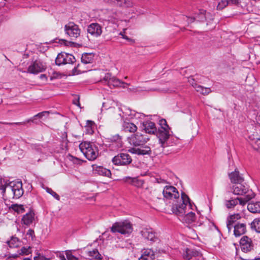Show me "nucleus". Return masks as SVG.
Returning <instances> with one entry per match:
<instances>
[{"instance_id":"nucleus-1","label":"nucleus","mask_w":260,"mask_h":260,"mask_svg":"<svg viewBox=\"0 0 260 260\" xmlns=\"http://www.w3.org/2000/svg\"><path fill=\"white\" fill-rule=\"evenodd\" d=\"M162 193L166 199H176L172 203V211L177 215H182L185 212L187 207L190 208L191 203L188 197L182 192L181 197L179 198V193L176 188L173 186L167 185L164 187Z\"/></svg>"},{"instance_id":"nucleus-2","label":"nucleus","mask_w":260,"mask_h":260,"mask_svg":"<svg viewBox=\"0 0 260 260\" xmlns=\"http://www.w3.org/2000/svg\"><path fill=\"white\" fill-rule=\"evenodd\" d=\"M148 139L146 135H143L139 133L132 135L128 137V140L129 143L135 147L131 148L128 151L138 155H144L150 154V148L148 146H144Z\"/></svg>"},{"instance_id":"nucleus-3","label":"nucleus","mask_w":260,"mask_h":260,"mask_svg":"<svg viewBox=\"0 0 260 260\" xmlns=\"http://www.w3.org/2000/svg\"><path fill=\"white\" fill-rule=\"evenodd\" d=\"M233 186V193L243 197H238L239 204L244 206L247 202L254 198L255 194L252 190L242 184V183H235Z\"/></svg>"},{"instance_id":"nucleus-4","label":"nucleus","mask_w":260,"mask_h":260,"mask_svg":"<svg viewBox=\"0 0 260 260\" xmlns=\"http://www.w3.org/2000/svg\"><path fill=\"white\" fill-rule=\"evenodd\" d=\"M79 148L89 160H95L99 155L98 147L93 143L83 142L80 144Z\"/></svg>"},{"instance_id":"nucleus-5","label":"nucleus","mask_w":260,"mask_h":260,"mask_svg":"<svg viewBox=\"0 0 260 260\" xmlns=\"http://www.w3.org/2000/svg\"><path fill=\"white\" fill-rule=\"evenodd\" d=\"M110 229L112 233H118L122 235L129 234L133 231L132 223L126 220L114 223Z\"/></svg>"},{"instance_id":"nucleus-6","label":"nucleus","mask_w":260,"mask_h":260,"mask_svg":"<svg viewBox=\"0 0 260 260\" xmlns=\"http://www.w3.org/2000/svg\"><path fill=\"white\" fill-rule=\"evenodd\" d=\"M101 82L104 84H107L110 88L112 87H122L125 88V85H128V84L122 82L119 79L112 77V75L110 73H106L104 78L101 80Z\"/></svg>"},{"instance_id":"nucleus-7","label":"nucleus","mask_w":260,"mask_h":260,"mask_svg":"<svg viewBox=\"0 0 260 260\" xmlns=\"http://www.w3.org/2000/svg\"><path fill=\"white\" fill-rule=\"evenodd\" d=\"M170 136V129H165L164 128L163 129H158L157 136L159 139L161 149L159 152H157V153H160L164 148L169 146V143L168 141Z\"/></svg>"},{"instance_id":"nucleus-8","label":"nucleus","mask_w":260,"mask_h":260,"mask_svg":"<svg viewBox=\"0 0 260 260\" xmlns=\"http://www.w3.org/2000/svg\"><path fill=\"white\" fill-rule=\"evenodd\" d=\"M75 61V57L73 55L64 52L58 54L55 59V63L58 66L73 64Z\"/></svg>"},{"instance_id":"nucleus-9","label":"nucleus","mask_w":260,"mask_h":260,"mask_svg":"<svg viewBox=\"0 0 260 260\" xmlns=\"http://www.w3.org/2000/svg\"><path fill=\"white\" fill-rule=\"evenodd\" d=\"M64 31L71 39L77 38L80 35V29L78 25L73 22H69L64 26Z\"/></svg>"},{"instance_id":"nucleus-10","label":"nucleus","mask_w":260,"mask_h":260,"mask_svg":"<svg viewBox=\"0 0 260 260\" xmlns=\"http://www.w3.org/2000/svg\"><path fill=\"white\" fill-rule=\"evenodd\" d=\"M132 161L131 156L127 153H121L114 156L112 159V162L115 165L126 166Z\"/></svg>"},{"instance_id":"nucleus-11","label":"nucleus","mask_w":260,"mask_h":260,"mask_svg":"<svg viewBox=\"0 0 260 260\" xmlns=\"http://www.w3.org/2000/svg\"><path fill=\"white\" fill-rule=\"evenodd\" d=\"M9 189L13 192L14 197L20 198L23 194L21 181H12L9 184Z\"/></svg>"},{"instance_id":"nucleus-12","label":"nucleus","mask_w":260,"mask_h":260,"mask_svg":"<svg viewBox=\"0 0 260 260\" xmlns=\"http://www.w3.org/2000/svg\"><path fill=\"white\" fill-rule=\"evenodd\" d=\"M45 70V67L40 60H36L32 62L28 67L27 72L36 74Z\"/></svg>"},{"instance_id":"nucleus-13","label":"nucleus","mask_w":260,"mask_h":260,"mask_svg":"<svg viewBox=\"0 0 260 260\" xmlns=\"http://www.w3.org/2000/svg\"><path fill=\"white\" fill-rule=\"evenodd\" d=\"M248 141L254 149L260 152V138L256 133L250 135Z\"/></svg>"},{"instance_id":"nucleus-14","label":"nucleus","mask_w":260,"mask_h":260,"mask_svg":"<svg viewBox=\"0 0 260 260\" xmlns=\"http://www.w3.org/2000/svg\"><path fill=\"white\" fill-rule=\"evenodd\" d=\"M87 32L93 37H99L102 33V26L97 23H92L88 26Z\"/></svg>"},{"instance_id":"nucleus-15","label":"nucleus","mask_w":260,"mask_h":260,"mask_svg":"<svg viewBox=\"0 0 260 260\" xmlns=\"http://www.w3.org/2000/svg\"><path fill=\"white\" fill-rule=\"evenodd\" d=\"M143 237L151 242H155L157 238L152 229H144L141 232Z\"/></svg>"},{"instance_id":"nucleus-16","label":"nucleus","mask_w":260,"mask_h":260,"mask_svg":"<svg viewBox=\"0 0 260 260\" xmlns=\"http://www.w3.org/2000/svg\"><path fill=\"white\" fill-rule=\"evenodd\" d=\"M240 243L242 250L244 252L251 250L253 247L251 239L245 236L241 239Z\"/></svg>"},{"instance_id":"nucleus-17","label":"nucleus","mask_w":260,"mask_h":260,"mask_svg":"<svg viewBox=\"0 0 260 260\" xmlns=\"http://www.w3.org/2000/svg\"><path fill=\"white\" fill-rule=\"evenodd\" d=\"M48 114H49V112L43 111V112H40V113L35 115L31 118L27 120L26 121L19 122H14V123L3 122L2 123L5 124H9V125H13V124L24 125L27 122H29L30 121L34 122V120H35V119H36V118H42L43 117L47 116L48 115Z\"/></svg>"},{"instance_id":"nucleus-18","label":"nucleus","mask_w":260,"mask_h":260,"mask_svg":"<svg viewBox=\"0 0 260 260\" xmlns=\"http://www.w3.org/2000/svg\"><path fill=\"white\" fill-rule=\"evenodd\" d=\"M229 176L231 181L233 183H242L244 181V178L242 174H240L237 169L235 171L229 173Z\"/></svg>"},{"instance_id":"nucleus-19","label":"nucleus","mask_w":260,"mask_h":260,"mask_svg":"<svg viewBox=\"0 0 260 260\" xmlns=\"http://www.w3.org/2000/svg\"><path fill=\"white\" fill-rule=\"evenodd\" d=\"M191 208V206L190 208L187 207L186 212L182 215H179L183 217L182 220L183 222L187 223H191L196 220V216L194 213L192 212H189L185 214V213L189 211Z\"/></svg>"},{"instance_id":"nucleus-20","label":"nucleus","mask_w":260,"mask_h":260,"mask_svg":"<svg viewBox=\"0 0 260 260\" xmlns=\"http://www.w3.org/2000/svg\"><path fill=\"white\" fill-rule=\"evenodd\" d=\"M155 258L154 252L151 249H144L142 255L138 260H153Z\"/></svg>"},{"instance_id":"nucleus-21","label":"nucleus","mask_w":260,"mask_h":260,"mask_svg":"<svg viewBox=\"0 0 260 260\" xmlns=\"http://www.w3.org/2000/svg\"><path fill=\"white\" fill-rule=\"evenodd\" d=\"M233 228H234V233L236 237L240 236L246 232V225L244 223L233 224Z\"/></svg>"},{"instance_id":"nucleus-22","label":"nucleus","mask_w":260,"mask_h":260,"mask_svg":"<svg viewBox=\"0 0 260 260\" xmlns=\"http://www.w3.org/2000/svg\"><path fill=\"white\" fill-rule=\"evenodd\" d=\"M106 3L115 4L120 7H129L132 6L131 0H105Z\"/></svg>"},{"instance_id":"nucleus-23","label":"nucleus","mask_w":260,"mask_h":260,"mask_svg":"<svg viewBox=\"0 0 260 260\" xmlns=\"http://www.w3.org/2000/svg\"><path fill=\"white\" fill-rule=\"evenodd\" d=\"M205 11L203 10H201L200 11V13L198 14L197 16L192 17H186L187 18V21L188 23H192L196 19L198 21L203 22L206 20V17H205Z\"/></svg>"},{"instance_id":"nucleus-24","label":"nucleus","mask_w":260,"mask_h":260,"mask_svg":"<svg viewBox=\"0 0 260 260\" xmlns=\"http://www.w3.org/2000/svg\"><path fill=\"white\" fill-rule=\"evenodd\" d=\"M247 209L252 213H260V202H251L248 203Z\"/></svg>"},{"instance_id":"nucleus-25","label":"nucleus","mask_w":260,"mask_h":260,"mask_svg":"<svg viewBox=\"0 0 260 260\" xmlns=\"http://www.w3.org/2000/svg\"><path fill=\"white\" fill-rule=\"evenodd\" d=\"M35 220V213L30 211L23 216L22 218V223L26 225H29Z\"/></svg>"},{"instance_id":"nucleus-26","label":"nucleus","mask_w":260,"mask_h":260,"mask_svg":"<svg viewBox=\"0 0 260 260\" xmlns=\"http://www.w3.org/2000/svg\"><path fill=\"white\" fill-rule=\"evenodd\" d=\"M199 254V251L195 249L186 248L185 251L183 254V256L184 259L189 260L192 256H197Z\"/></svg>"},{"instance_id":"nucleus-27","label":"nucleus","mask_w":260,"mask_h":260,"mask_svg":"<svg viewBox=\"0 0 260 260\" xmlns=\"http://www.w3.org/2000/svg\"><path fill=\"white\" fill-rule=\"evenodd\" d=\"M146 133L154 134L156 132L155 123L151 121H147L143 124Z\"/></svg>"},{"instance_id":"nucleus-28","label":"nucleus","mask_w":260,"mask_h":260,"mask_svg":"<svg viewBox=\"0 0 260 260\" xmlns=\"http://www.w3.org/2000/svg\"><path fill=\"white\" fill-rule=\"evenodd\" d=\"M241 218L239 214L232 215L230 216L228 221L226 223V228L228 229V232H230L233 228V224L236 220L239 219Z\"/></svg>"},{"instance_id":"nucleus-29","label":"nucleus","mask_w":260,"mask_h":260,"mask_svg":"<svg viewBox=\"0 0 260 260\" xmlns=\"http://www.w3.org/2000/svg\"><path fill=\"white\" fill-rule=\"evenodd\" d=\"M95 171L100 175L110 177L111 176V171L101 166H98L95 169Z\"/></svg>"},{"instance_id":"nucleus-30","label":"nucleus","mask_w":260,"mask_h":260,"mask_svg":"<svg viewBox=\"0 0 260 260\" xmlns=\"http://www.w3.org/2000/svg\"><path fill=\"white\" fill-rule=\"evenodd\" d=\"M192 86L197 92L203 95H207L211 92L210 88L204 87L202 86L198 85L197 84H195L194 85L192 84Z\"/></svg>"},{"instance_id":"nucleus-31","label":"nucleus","mask_w":260,"mask_h":260,"mask_svg":"<svg viewBox=\"0 0 260 260\" xmlns=\"http://www.w3.org/2000/svg\"><path fill=\"white\" fill-rule=\"evenodd\" d=\"M123 128L125 132L130 133L135 132L137 129V126L133 123L124 122L123 124Z\"/></svg>"},{"instance_id":"nucleus-32","label":"nucleus","mask_w":260,"mask_h":260,"mask_svg":"<svg viewBox=\"0 0 260 260\" xmlns=\"http://www.w3.org/2000/svg\"><path fill=\"white\" fill-rule=\"evenodd\" d=\"M93 58L94 55L93 54L85 53L82 55L81 62L84 64L91 63L92 62Z\"/></svg>"},{"instance_id":"nucleus-33","label":"nucleus","mask_w":260,"mask_h":260,"mask_svg":"<svg viewBox=\"0 0 260 260\" xmlns=\"http://www.w3.org/2000/svg\"><path fill=\"white\" fill-rule=\"evenodd\" d=\"M87 255L91 259H102V257L101 255L100 254L98 250L96 249H93L91 251L87 252Z\"/></svg>"},{"instance_id":"nucleus-34","label":"nucleus","mask_w":260,"mask_h":260,"mask_svg":"<svg viewBox=\"0 0 260 260\" xmlns=\"http://www.w3.org/2000/svg\"><path fill=\"white\" fill-rule=\"evenodd\" d=\"M11 182H9L8 180L0 178V189L2 191V193L4 194L6 191V189L9 188V184Z\"/></svg>"},{"instance_id":"nucleus-35","label":"nucleus","mask_w":260,"mask_h":260,"mask_svg":"<svg viewBox=\"0 0 260 260\" xmlns=\"http://www.w3.org/2000/svg\"><path fill=\"white\" fill-rule=\"evenodd\" d=\"M239 202L238 198L235 199H232L230 200L226 201L225 205L228 208H234Z\"/></svg>"},{"instance_id":"nucleus-36","label":"nucleus","mask_w":260,"mask_h":260,"mask_svg":"<svg viewBox=\"0 0 260 260\" xmlns=\"http://www.w3.org/2000/svg\"><path fill=\"white\" fill-rule=\"evenodd\" d=\"M251 228L258 233H260V218L255 219L251 223Z\"/></svg>"},{"instance_id":"nucleus-37","label":"nucleus","mask_w":260,"mask_h":260,"mask_svg":"<svg viewBox=\"0 0 260 260\" xmlns=\"http://www.w3.org/2000/svg\"><path fill=\"white\" fill-rule=\"evenodd\" d=\"M231 3L229 0H221L218 2L217 6V9L219 10H222L226 7L228 4Z\"/></svg>"},{"instance_id":"nucleus-38","label":"nucleus","mask_w":260,"mask_h":260,"mask_svg":"<svg viewBox=\"0 0 260 260\" xmlns=\"http://www.w3.org/2000/svg\"><path fill=\"white\" fill-rule=\"evenodd\" d=\"M127 179L132 180V182L134 183V184L138 187H141L144 183L143 180H138L136 178H132L131 177H127L125 178V180L127 181Z\"/></svg>"},{"instance_id":"nucleus-39","label":"nucleus","mask_w":260,"mask_h":260,"mask_svg":"<svg viewBox=\"0 0 260 260\" xmlns=\"http://www.w3.org/2000/svg\"><path fill=\"white\" fill-rule=\"evenodd\" d=\"M11 208L14 211L17 212L18 213H23L24 211V208L22 205H12Z\"/></svg>"},{"instance_id":"nucleus-40","label":"nucleus","mask_w":260,"mask_h":260,"mask_svg":"<svg viewBox=\"0 0 260 260\" xmlns=\"http://www.w3.org/2000/svg\"><path fill=\"white\" fill-rule=\"evenodd\" d=\"M8 244L10 247H17L19 244V240L16 237H12L11 239L8 242Z\"/></svg>"},{"instance_id":"nucleus-41","label":"nucleus","mask_w":260,"mask_h":260,"mask_svg":"<svg viewBox=\"0 0 260 260\" xmlns=\"http://www.w3.org/2000/svg\"><path fill=\"white\" fill-rule=\"evenodd\" d=\"M107 139L109 142H118L120 140V137L118 135L109 136Z\"/></svg>"},{"instance_id":"nucleus-42","label":"nucleus","mask_w":260,"mask_h":260,"mask_svg":"<svg viewBox=\"0 0 260 260\" xmlns=\"http://www.w3.org/2000/svg\"><path fill=\"white\" fill-rule=\"evenodd\" d=\"M159 124L160 126V128L159 129H170L169 125L167 124V121L165 119H161L159 121Z\"/></svg>"},{"instance_id":"nucleus-43","label":"nucleus","mask_w":260,"mask_h":260,"mask_svg":"<svg viewBox=\"0 0 260 260\" xmlns=\"http://www.w3.org/2000/svg\"><path fill=\"white\" fill-rule=\"evenodd\" d=\"M82 65L80 64H78L73 69V72L74 74H78L79 73H81L84 72V71L81 69Z\"/></svg>"},{"instance_id":"nucleus-44","label":"nucleus","mask_w":260,"mask_h":260,"mask_svg":"<svg viewBox=\"0 0 260 260\" xmlns=\"http://www.w3.org/2000/svg\"><path fill=\"white\" fill-rule=\"evenodd\" d=\"M47 192L51 194L53 197H54L57 200H59V196L54 191L52 190V189L47 188Z\"/></svg>"},{"instance_id":"nucleus-45","label":"nucleus","mask_w":260,"mask_h":260,"mask_svg":"<svg viewBox=\"0 0 260 260\" xmlns=\"http://www.w3.org/2000/svg\"><path fill=\"white\" fill-rule=\"evenodd\" d=\"M34 260H50V258H46L43 255L39 254L37 256L34 257Z\"/></svg>"},{"instance_id":"nucleus-46","label":"nucleus","mask_w":260,"mask_h":260,"mask_svg":"<svg viewBox=\"0 0 260 260\" xmlns=\"http://www.w3.org/2000/svg\"><path fill=\"white\" fill-rule=\"evenodd\" d=\"M67 257L68 260H78V258L73 255L70 252L67 253Z\"/></svg>"},{"instance_id":"nucleus-47","label":"nucleus","mask_w":260,"mask_h":260,"mask_svg":"<svg viewBox=\"0 0 260 260\" xmlns=\"http://www.w3.org/2000/svg\"><path fill=\"white\" fill-rule=\"evenodd\" d=\"M28 250H29L28 248L23 247L20 249L21 251L19 253V254H28L29 253Z\"/></svg>"},{"instance_id":"nucleus-48","label":"nucleus","mask_w":260,"mask_h":260,"mask_svg":"<svg viewBox=\"0 0 260 260\" xmlns=\"http://www.w3.org/2000/svg\"><path fill=\"white\" fill-rule=\"evenodd\" d=\"M27 235L31 237V239H33V238L35 237V232L34 230L29 229L27 232Z\"/></svg>"},{"instance_id":"nucleus-49","label":"nucleus","mask_w":260,"mask_h":260,"mask_svg":"<svg viewBox=\"0 0 260 260\" xmlns=\"http://www.w3.org/2000/svg\"><path fill=\"white\" fill-rule=\"evenodd\" d=\"M120 35L121 36H122V38H123V39H125V40H127V41H129V42H132V43H134V41L133 39L129 38L128 37H127V36H124V35L123 34V33H122V32H121L120 33Z\"/></svg>"},{"instance_id":"nucleus-50","label":"nucleus","mask_w":260,"mask_h":260,"mask_svg":"<svg viewBox=\"0 0 260 260\" xmlns=\"http://www.w3.org/2000/svg\"><path fill=\"white\" fill-rule=\"evenodd\" d=\"M188 82L190 83V84H191L192 86V84L194 85L195 84H197L195 82L193 79L192 78H189L188 79Z\"/></svg>"},{"instance_id":"nucleus-51","label":"nucleus","mask_w":260,"mask_h":260,"mask_svg":"<svg viewBox=\"0 0 260 260\" xmlns=\"http://www.w3.org/2000/svg\"><path fill=\"white\" fill-rule=\"evenodd\" d=\"M156 181L157 183H163L165 182V180L164 179H161V178H156Z\"/></svg>"},{"instance_id":"nucleus-52","label":"nucleus","mask_w":260,"mask_h":260,"mask_svg":"<svg viewBox=\"0 0 260 260\" xmlns=\"http://www.w3.org/2000/svg\"><path fill=\"white\" fill-rule=\"evenodd\" d=\"M129 90L133 92H137L139 91L138 89V88H129Z\"/></svg>"},{"instance_id":"nucleus-53","label":"nucleus","mask_w":260,"mask_h":260,"mask_svg":"<svg viewBox=\"0 0 260 260\" xmlns=\"http://www.w3.org/2000/svg\"><path fill=\"white\" fill-rule=\"evenodd\" d=\"M73 103L75 105L80 106V103H79V98L78 99V100L77 101H74Z\"/></svg>"},{"instance_id":"nucleus-54","label":"nucleus","mask_w":260,"mask_h":260,"mask_svg":"<svg viewBox=\"0 0 260 260\" xmlns=\"http://www.w3.org/2000/svg\"><path fill=\"white\" fill-rule=\"evenodd\" d=\"M71 157L72 158V160L74 162H76V161H77L78 160V159L76 157H74L72 156H71Z\"/></svg>"},{"instance_id":"nucleus-55","label":"nucleus","mask_w":260,"mask_h":260,"mask_svg":"<svg viewBox=\"0 0 260 260\" xmlns=\"http://www.w3.org/2000/svg\"><path fill=\"white\" fill-rule=\"evenodd\" d=\"M232 4H236L237 3V0H229Z\"/></svg>"},{"instance_id":"nucleus-56","label":"nucleus","mask_w":260,"mask_h":260,"mask_svg":"<svg viewBox=\"0 0 260 260\" xmlns=\"http://www.w3.org/2000/svg\"><path fill=\"white\" fill-rule=\"evenodd\" d=\"M257 120L258 121H260V114H259V115H258V116H257Z\"/></svg>"},{"instance_id":"nucleus-57","label":"nucleus","mask_w":260,"mask_h":260,"mask_svg":"<svg viewBox=\"0 0 260 260\" xmlns=\"http://www.w3.org/2000/svg\"><path fill=\"white\" fill-rule=\"evenodd\" d=\"M23 260H31V259L29 258H25L23 259Z\"/></svg>"},{"instance_id":"nucleus-58","label":"nucleus","mask_w":260,"mask_h":260,"mask_svg":"<svg viewBox=\"0 0 260 260\" xmlns=\"http://www.w3.org/2000/svg\"><path fill=\"white\" fill-rule=\"evenodd\" d=\"M61 260H66V258L63 256L61 258Z\"/></svg>"},{"instance_id":"nucleus-59","label":"nucleus","mask_w":260,"mask_h":260,"mask_svg":"<svg viewBox=\"0 0 260 260\" xmlns=\"http://www.w3.org/2000/svg\"><path fill=\"white\" fill-rule=\"evenodd\" d=\"M45 76V75H41V77H44Z\"/></svg>"}]
</instances>
